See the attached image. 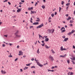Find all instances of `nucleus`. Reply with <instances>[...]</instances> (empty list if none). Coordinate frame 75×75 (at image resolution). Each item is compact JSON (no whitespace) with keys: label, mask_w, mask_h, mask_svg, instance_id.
Returning a JSON list of instances; mask_svg holds the SVG:
<instances>
[{"label":"nucleus","mask_w":75,"mask_h":75,"mask_svg":"<svg viewBox=\"0 0 75 75\" xmlns=\"http://www.w3.org/2000/svg\"><path fill=\"white\" fill-rule=\"evenodd\" d=\"M35 68V67L34 66H32L31 67V68Z\"/></svg>","instance_id":"obj_28"},{"label":"nucleus","mask_w":75,"mask_h":75,"mask_svg":"<svg viewBox=\"0 0 75 75\" xmlns=\"http://www.w3.org/2000/svg\"><path fill=\"white\" fill-rule=\"evenodd\" d=\"M45 41L46 42L48 41H49V39L48 38H46L45 40Z\"/></svg>","instance_id":"obj_7"},{"label":"nucleus","mask_w":75,"mask_h":75,"mask_svg":"<svg viewBox=\"0 0 75 75\" xmlns=\"http://www.w3.org/2000/svg\"><path fill=\"white\" fill-rule=\"evenodd\" d=\"M52 30V29H49L48 30L49 33H51V30Z\"/></svg>","instance_id":"obj_15"},{"label":"nucleus","mask_w":75,"mask_h":75,"mask_svg":"<svg viewBox=\"0 0 75 75\" xmlns=\"http://www.w3.org/2000/svg\"><path fill=\"white\" fill-rule=\"evenodd\" d=\"M49 58L52 61H54V58L52 56H51V55L49 56Z\"/></svg>","instance_id":"obj_3"},{"label":"nucleus","mask_w":75,"mask_h":75,"mask_svg":"<svg viewBox=\"0 0 75 75\" xmlns=\"http://www.w3.org/2000/svg\"><path fill=\"white\" fill-rule=\"evenodd\" d=\"M19 47L20 46H19V45H18L17 47V48H19Z\"/></svg>","instance_id":"obj_60"},{"label":"nucleus","mask_w":75,"mask_h":75,"mask_svg":"<svg viewBox=\"0 0 75 75\" xmlns=\"http://www.w3.org/2000/svg\"><path fill=\"white\" fill-rule=\"evenodd\" d=\"M66 50V49L65 48H63V47L62 46L60 47V50L61 51H64V50Z\"/></svg>","instance_id":"obj_6"},{"label":"nucleus","mask_w":75,"mask_h":75,"mask_svg":"<svg viewBox=\"0 0 75 75\" xmlns=\"http://www.w3.org/2000/svg\"><path fill=\"white\" fill-rule=\"evenodd\" d=\"M51 18H51V17H49L48 20H51Z\"/></svg>","instance_id":"obj_44"},{"label":"nucleus","mask_w":75,"mask_h":75,"mask_svg":"<svg viewBox=\"0 0 75 75\" xmlns=\"http://www.w3.org/2000/svg\"><path fill=\"white\" fill-rule=\"evenodd\" d=\"M19 53L18 54L19 55H22L23 52H22L21 51H19Z\"/></svg>","instance_id":"obj_4"},{"label":"nucleus","mask_w":75,"mask_h":75,"mask_svg":"<svg viewBox=\"0 0 75 75\" xmlns=\"http://www.w3.org/2000/svg\"><path fill=\"white\" fill-rule=\"evenodd\" d=\"M30 64H30V63L28 64H26V66H30Z\"/></svg>","instance_id":"obj_32"},{"label":"nucleus","mask_w":75,"mask_h":75,"mask_svg":"<svg viewBox=\"0 0 75 75\" xmlns=\"http://www.w3.org/2000/svg\"><path fill=\"white\" fill-rule=\"evenodd\" d=\"M63 29H64V30H62ZM60 30L62 31L61 33H63V32H65V28L64 27H62L60 29Z\"/></svg>","instance_id":"obj_2"},{"label":"nucleus","mask_w":75,"mask_h":75,"mask_svg":"<svg viewBox=\"0 0 75 75\" xmlns=\"http://www.w3.org/2000/svg\"><path fill=\"white\" fill-rule=\"evenodd\" d=\"M38 35L39 36V37H41V38H42V36H41V35L40 34H39Z\"/></svg>","instance_id":"obj_41"},{"label":"nucleus","mask_w":75,"mask_h":75,"mask_svg":"<svg viewBox=\"0 0 75 75\" xmlns=\"http://www.w3.org/2000/svg\"><path fill=\"white\" fill-rule=\"evenodd\" d=\"M67 55L66 54H65L64 55H63V58H64L66 57V56Z\"/></svg>","instance_id":"obj_35"},{"label":"nucleus","mask_w":75,"mask_h":75,"mask_svg":"<svg viewBox=\"0 0 75 75\" xmlns=\"http://www.w3.org/2000/svg\"><path fill=\"white\" fill-rule=\"evenodd\" d=\"M1 72L2 74H4L7 73V72H6V71H5L4 70L3 71V70H1Z\"/></svg>","instance_id":"obj_5"},{"label":"nucleus","mask_w":75,"mask_h":75,"mask_svg":"<svg viewBox=\"0 0 75 75\" xmlns=\"http://www.w3.org/2000/svg\"><path fill=\"white\" fill-rule=\"evenodd\" d=\"M39 66L40 67H43V65L40 64Z\"/></svg>","instance_id":"obj_22"},{"label":"nucleus","mask_w":75,"mask_h":75,"mask_svg":"<svg viewBox=\"0 0 75 75\" xmlns=\"http://www.w3.org/2000/svg\"><path fill=\"white\" fill-rule=\"evenodd\" d=\"M74 23V21H70V23Z\"/></svg>","instance_id":"obj_23"},{"label":"nucleus","mask_w":75,"mask_h":75,"mask_svg":"<svg viewBox=\"0 0 75 75\" xmlns=\"http://www.w3.org/2000/svg\"><path fill=\"white\" fill-rule=\"evenodd\" d=\"M44 40H42V44H44Z\"/></svg>","instance_id":"obj_43"},{"label":"nucleus","mask_w":75,"mask_h":75,"mask_svg":"<svg viewBox=\"0 0 75 75\" xmlns=\"http://www.w3.org/2000/svg\"><path fill=\"white\" fill-rule=\"evenodd\" d=\"M73 48L75 49V47L74 45H73Z\"/></svg>","instance_id":"obj_57"},{"label":"nucleus","mask_w":75,"mask_h":75,"mask_svg":"<svg viewBox=\"0 0 75 75\" xmlns=\"http://www.w3.org/2000/svg\"><path fill=\"white\" fill-rule=\"evenodd\" d=\"M71 18L70 16H69L68 17V18L67 19V20H70V19H71Z\"/></svg>","instance_id":"obj_20"},{"label":"nucleus","mask_w":75,"mask_h":75,"mask_svg":"<svg viewBox=\"0 0 75 75\" xmlns=\"http://www.w3.org/2000/svg\"><path fill=\"white\" fill-rule=\"evenodd\" d=\"M37 19L38 20H36V21H38V22H39V21H40V18H37Z\"/></svg>","instance_id":"obj_11"},{"label":"nucleus","mask_w":75,"mask_h":75,"mask_svg":"<svg viewBox=\"0 0 75 75\" xmlns=\"http://www.w3.org/2000/svg\"><path fill=\"white\" fill-rule=\"evenodd\" d=\"M61 10V7H59V12L60 13V11Z\"/></svg>","instance_id":"obj_37"},{"label":"nucleus","mask_w":75,"mask_h":75,"mask_svg":"<svg viewBox=\"0 0 75 75\" xmlns=\"http://www.w3.org/2000/svg\"><path fill=\"white\" fill-rule=\"evenodd\" d=\"M75 32V30H73L71 31V33H74Z\"/></svg>","instance_id":"obj_19"},{"label":"nucleus","mask_w":75,"mask_h":75,"mask_svg":"<svg viewBox=\"0 0 75 75\" xmlns=\"http://www.w3.org/2000/svg\"><path fill=\"white\" fill-rule=\"evenodd\" d=\"M21 2H22L23 3H24V0H22L21 1Z\"/></svg>","instance_id":"obj_61"},{"label":"nucleus","mask_w":75,"mask_h":75,"mask_svg":"<svg viewBox=\"0 0 75 75\" xmlns=\"http://www.w3.org/2000/svg\"><path fill=\"white\" fill-rule=\"evenodd\" d=\"M16 37H21V35H16Z\"/></svg>","instance_id":"obj_16"},{"label":"nucleus","mask_w":75,"mask_h":75,"mask_svg":"<svg viewBox=\"0 0 75 75\" xmlns=\"http://www.w3.org/2000/svg\"><path fill=\"white\" fill-rule=\"evenodd\" d=\"M17 59L16 58L15 59V61H17Z\"/></svg>","instance_id":"obj_64"},{"label":"nucleus","mask_w":75,"mask_h":75,"mask_svg":"<svg viewBox=\"0 0 75 75\" xmlns=\"http://www.w3.org/2000/svg\"><path fill=\"white\" fill-rule=\"evenodd\" d=\"M39 23L38 22H35L33 23V25H37V24H38Z\"/></svg>","instance_id":"obj_10"},{"label":"nucleus","mask_w":75,"mask_h":75,"mask_svg":"<svg viewBox=\"0 0 75 75\" xmlns=\"http://www.w3.org/2000/svg\"><path fill=\"white\" fill-rule=\"evenodd\" d=\"M7 0H5V1H3L4 3L5 2H6L7 1Z\"/></svg>","instance_id":"obj_48"},{"label":"nucleus","mask_w":75,"mask_h":75,"mask_svg":"<svg viewBox=\"0 0 75 75\" xmlns=\"http://www.w3.org/2000/svg\"><path fill=\"white\" fill-rule=\"evenodd\" d=\"M57 14V12H55L54 13L55 15H56Z\"/></svg>","instance_id":"obj_56"},{"label":"nucleus","mask_w":75,"mask_h":75,"mask_svg":"<svg viewBox=\"0 0 75 75\" xmlns=\"http://www.w3.org/2000/svg\"><path fill=\"white\" fill-rule=\"evenodd\" d=\"M51 51H52V52L53 53V54H55V52H54V51H53V50H52Z\"/></svg>","instance_id":"obj_24"},{"label":"nucleus","mask_w":75,"mask_h":75,"mask_svg":"<svg viewBox=\"0 0 75 75\" xmlns=\"http://www.w3.org/2000/svg\"><path fill=\"white\" fill-rule=\"evenodd\" d=\"M33 26H30V28H33Z\"/></svg>","instance_id":"obj_54"},{"label":"nucleus","mask_w":75,"mask_h":75,"mask_svg":"<svg viewBox=\"0 0 75 75\" xmlns=\"http://www.w3.org/2000/svg\"><path fill=\"white\" fill-rule=\"evenodd\" d=\"M72 33H71V32H69V33L67 34V35H70Z\"/></svg>","instance_id":"obj_21"},{"label":"nucleus","mask_w":75,"mask_h":75,"mask_svg":"<svg viewBox=\"0 0 75 75\" xmlns=\"http://www.w3.org/2000/svg\"><path fill=\"white\" fill-rule=\"evenodd\" d=\"M21 8H19L17 10V13H18V12H20V11H21Z\"/></svg>","instance_id":"obj_8"},{"label":"nucleus","mask_w":75,"mask_h":75,"mask_svg":"<svg viewBox=\"0 0 75 75\" xmlns=\"http://www.w3.org/2000/svg\"><path fill=\"white\" fill-rule=\"evenodd\" d=\"M35 61H36V62H38V60H36V58H35Z\"/></svg>","instance_id":"obj_30"},{"label":"nucleus","mask_w":75,"mask_h":75,"mask_svg":"<svg viewBox=\"0 0 75 75\" xmlns=\"http://www.w3.org/2000/svg\"><path fill=\"white\" fill-rule=\"evenodd\" d=\"M37 64V65H38L39 66L40 65V63H39V62H36Z\"/></svg>","instance_id":"obj_18"},{"label":"nucleus","mask_w":75,"mask_h":75,"mask_svg":"<svg viewBox=\"0 0 75 75\" xmlns=\"http://www.w3.org/2000/svg\"><path fill=\"white\" fill-rule=\"evenodd\" d=\"M44 26V24L43 23H42L41 25H40L36 27V28H41L42 27Z\"/></svg>","instance_id":"obj_1"},{"label":"nucleus","mask_w":75,"mask_h":75,"mask_svg":"<svg viewBox=\"0 0 75 75\" xmlns=\"http://www.w3.org/2000/svg\"><path fill=\"white\" fill-rule=\"evenodd\" d=\"M73 74H74V73H73L72 72L70 73V75H73Z\"/></svg>","instance_id":"obj_33"},{"label":"nucleus","mask_w":75,"mask_h":75,"mask_svg":"<svg viewBox=\"0 0 75 75\" xmlns=\"http://www.w3.org/2000/svg\"><path fill=\"white\" fill-rule=\"evenodd\" d=\"M8 3L9 5H10V4H11V3L10 2H8Z\"/></svg>","instance_id":"obj_50"},{"label":"nucleus","mask_w":75,"mask_h":75,"mask_svg":"<svg viewBox=\"0 0 75 75\" xmlns=\"http://www.w3.org/2000/svg\"><path fill=\"white\" fill-rule=\"evenodd\" d=\"M54 13H52L51 14V16H52V17H54Z\"/></svg>","instance_id":"obj_34"},{"label":"nucleus","mask_w":75,"mask_h":75,"mask_svg":"<svg viewBox=\"0 0 75 75\" xmlns=\"http://www.w3.org/2000/svg\"><path fill=\"white\" fill-rule=\"evenodd\" d=\"M71 62H72V63H73V64H75V62H74L72 61H71Z\"/></svg>","instance_id":"obj_42"},{"label":"nucleus","mask_w":75,"mask_h":75,"mask_svg":"<svg viewBox=\"0 0 75 75\" xmlns=\"http://www.w3.org/2000/svg\"><path fill=\"white\" fill-rule=\"evenodd\" d=\"M67 62L68 64H69V63H70V62H69V60H67Z\"/></svg>","instance_id":"obj_26"},{"label":"nucleus","mask_w":75,"mask_h":75,"mask_svg":"<svg viewBox=\"0 0 75 75\" xmlns=\"http://www.w3.org/2000/svg\"><path fill=\"white\" fill-rule=\"evenodd\" d=\"M4 37H6V38L7 37V35H4Z\"/></svg>","instance_id":"obj_63"},{"label":"nucleus","mask_w":75,"mask_h":75,"mask_svg":"<svg viewBox=\"0 0 75 75\" xmlns=\"http://www.w3.org/2000/svg\"><path fill=\"white\" fill-rule=\"evenodd\" d=\"M54 68H55V67H52L51 68V69H54Z\"/></svg>","instance_id":"obj_55"},{"label":"nucleus","mask_w":75,"mask_h":75,"mask_svg":"<svg viewBox=\"0 0 75 75\" xmlns=\"http://www.w3.org/2000/svg\"><path fill=\"white\" fill-rule=\"evenodd\" d=\"M68 40V38H65L64 39V40H63V41H67V40Z\"/></svg>","instance_id":"obj_12"},{"label":"nucleus","mask_w":75,"mask_h":75,"mask_svg":"<svg viewBox=\"0 0 75 75\" xmlns=\"http://www.w3.org/2000/svg\"><path fill=\"white\" fill-rule=\"evenodd\" d=\"M9 44L10 45V46H11V45H13V44L11 43H9Z\"/></svg>","instance_id":"obj_51"},{"label":"nucleus","mask_w":75,"mask_h":75,"mask_svg":"<svg viewBox=\"0 0 75 75\" xmlns=\"http://www.w3.org/2000/svg\"><path fill=\"white\" fill-rule=\"evenodd\" d=\"M18 34V30H17L16 32L15 33V35H17Z\"/></svg>","instance_id":"obj_9"},{"label":"nucleus","mask_w":75,"mask_h":75,"mask_svg":"<svg viewBox=\"0 0 75 75\" xmlns=\"http://www.w3.org/2000/svg\"><path fill=\"white\" fill-rule=\"evenodd\" d=\"M2 46H3V47H5V46H6V45H4V44H3L2 45Z\"/></svg>","instance_id":"obj_47"},{"label":"nucleus","mask_w":75,"mask_h":75,"mask_svg":"<svg viewBox=\"0 0 75 75\" xmlns=\"http://www.w3.org/2000/svg\"><path fill=\"white\" fill-rule=\"evenodd\" d=\"M44 45H45V43H43V44H41V45L42 47H44Z\"/></svg>","instance_id":"obj_29"},{"label":"nucleus","mask_w":75,"mask_h":75,"mask_svg":"<svg viewBox=\"0 0 75 75\" xmlns=\"http://www.w3.org/2000/svg\"><path fill=\"white\" fill-rule=\"evenodd\" d=\"M45 37V36H44V37H42V38L43 40H44V38Z\"/></svg>","instance_id":"obj_62"},{"label":"nucleus","mask_w":75,"mask_h":75,"mask_svg":"<svg viewBox=\"0 0 75 75\" xmlns=\"http://www.w3.org/2000/svg\"><path fill=\"white\" fill-rule=\"evenodd\" d=\"M69 4V3H68L66 4V6H68Z\"/></svg>","instance_id":"obj_46"},{"label":"nucleus","mask_w":75,"mask_h":75,"mask_svg":"<svg viewBox=\"0 0 75 75\" xmlns=\"http://www.w3.org/2000/svg\"><path fill=\"white\" fill-rule=\"evenodd\" d=\"M31 60L32 61H34V58H32L31 59Z\"/></svg>","instance_id":"obj_52"},{"label":"nucleus","mask_w":75,"mask_h":75,"mask_svg":"<svg viewBox=\"0 0 75 75\" xmlns=\"http://www.w3.org/2000/svg\"><path fill=\"white\" fill-rule=\"evenodd\" d=\"M73 61H74V60H75V57H73Z\"/></svg>","instance_id":"obj_39"},{"label":"nucleus","mask_w":75,"mask_h":75,"mask_svg":"<svg viewBox=\"0 0 75 75\" xmlns=\"http://www.w3.org/2000/svg\"><path fill=\"white\" fill-rule=\"evenodd\" d=\"M47 64H48V63H46L45 64H44L43 65H47Z\"/></svg>","instance_id":"obj_58"},{"label":"nucleus","mask_w":75,"mask_h":75,"mask_svg":"<svg viewBox=\"0 0 75 75\" xmlns=\"http://www.w3.org/2000/svg\"><path fill=\"white\" fill-rule=\"evenodd\" d=\"M8 57H10V58H11L12 57H13V56L11 55H10L8 56Z\"/></svg>","instance_id":"obj_25"},{"label":"nucleus","mask_w":75,"mask_h":75,"mask_svg":"<svg viewBox=\"0 0 75 75\" xmlns=\"http://www.w3.org/2000/svg\"><path fill=\"white\" fill-rule=\"evenodd\" d=\"M20 70H21V72H23V69H20Z\"/></svg>","instance_id":"obj_59"},{"label":"nucleus","mask_w":75,"mask_h":75,"mask_svg":"<svg viewBox=\"0 0 75 75\" xmlns=\"http://www.w3.org/2000/svg\"><path fill=\"white\" fill-rule=\"evenodd\" d=\"M64 1H62V5H63L64 4Z\"/></svg>","instance_id":"obj_36"},{"label":"nucleus","mask_w":75,"mask_h":75,"mask_svg":"<svg viewBox=\"0 0 75 75\" xmlns=\"http://www.w3.org/2000/svg\"><path fill=\"white\" fill-rule=\"evenodd\" d=\"M62 38H65V36H62Z\"/></svg>","instance_id":"obj_49"},{"label":"nucleus","mask_w":75,"mask_h":75,"mask_svg":"<svg viewBox=\"0 0 75 75\" xmlns=\"http://www.w3.org/2000/svg\"><path fill=\"white\" fill-rule=\"evenodd\" d=\"M70 73H71V72L70 71H69L67 73L68 75H69Z\"/></svg>","instance_id":"obj_40"},{"label":"nucleus","mask_w":75,"mask_h":75,"mask_svg":"<svg viewBox=\"0 0 75 75\" xmlns=\"http://www.w3.org/2000/svg\"><path fill=\"white\" fill-rule=\"evenodd\" d=\"M54 29H53L52 30V34H53V33H54Z\"/></svg>","instance_id":"obj_38"},{"label":"nucleus","mask_w":75,"mask_h":75,"mask_svg":"<svg viewBox=\"0 0 75 75\" xmlns=\"http://www.w3.org/2000/svg\"><path fill=\"white\" fill-rule=\"evenodd\" d=\"M60 57H62V58H64L63 56V55H60Z\"/></svg>","instance_id":"obj_53"},{"label":"nucleus","mask_w":75,"mask_h":75,"mask_svg":"<svg viewBox=\"0 0 75 75\" xmlns=\"http://www.w3.org/2000/svg\"><path fill=\"white\" fill-rule=\"evenodd\" d=\"M68 69H70V70H71V69H72V67H69V68H68Z\"/></svg>","instance_id":"obj_31"},{"label":"nucleus","mask_w":75,"mask_h":75,"mask_svg":"<svg viewBox=\"0 0 75 75\" xmlns=\"http://www.w3.org/2000/svg\"><path fill=\"white\" fill-rule=\"evenodd\" d=\"M28 10H31V8H28Z\"/></svg>","instance_id":"obj_45"},{"label":"nucleus","mask_w":75,"mask_h":75,"mask_svg":"<svg viewBox=\"0 0 75 75\" xmlns=\"http://www.w3.org/2000/svg\"><path fill=\"white\" fill-rule=\"evenodd\" d=\"M42 8H43V9L45 8V6H44L43 5H42Z\"/></svg>","instance_id":"obj_27"},{"label":"nucleus","mask_w":75,"mask_h":75,"mask_svg":"<svg viewBox=\"0 0 75 75\" xmlns=\"http://www.w3.org/2000/svg\"><path fill=\"white\" fill-rule=\"evenodd\" d=\"M45 47H46V48H47V49H48V48H49L50 47H48V46H47V45H45Z\"/></svg>","instance_id":"obj_14"},{"label":"nucleus","mask_w":75,"mask_h":75,"mask_svg":"<svg viewBox=\"0 0 75 75\" xmlns=\"http://www.w3.org/2000/svg\"><path fill=\"white\" fill-rule=\"evenodd\" d=\"M31 14H34V13H36V11H31Z\"/></svg>","instance_id":"obj_13"},{"label":"nucleus","mask_w":75,"mask_h":75,"mask_svg":"<svg viewBox=\"0 0 75 75\" xmlns=\"http://www.w3.org/2000/svg\"><path fill=\"white\" fill-rule=\"evenodd\" d=\"M37 52V53H38V54H40V51H39V48H38V50Z\"/></svg>","instance_id":"obj_17"}]
</instances>
